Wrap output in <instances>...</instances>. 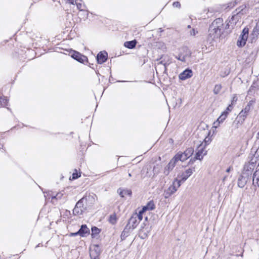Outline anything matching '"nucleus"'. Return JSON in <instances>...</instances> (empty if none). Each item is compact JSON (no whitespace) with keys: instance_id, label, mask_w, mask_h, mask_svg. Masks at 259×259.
Returning <instances> with one entry per match:
<instances>
[{"instance_id":"1","label":"nucleus","mask_w":259,"mask_h":259,"mask_svg":"<svg viewBox=\"0 0 259 259\" xmlns=\"http://www.w3.org/2000/svg\"><path fill=\"white\" fill-rule=\"evenodd\" d=\"M95 195H85L81 199L77 201L73 210V214L74 215H80L87 210V207L91 205L88 204L90 202L91 204H93L95 201Z\"/></svg>"},{"instance_id":"2","label":"nucleus","mask_w":259,"mask_h":259,"mask_svg":"<svg viewBox=\"0 0 259 259\" xmlns=\"http://www.w3.org/2000/svg\"><path fill=\"white\" fill-rule=\"evenodd\" d=\"M223 19L221 18L215 19L209 27L208 32L209 37L212 40L219 38L223 33Z\"/></svg>"},{"instance_id":"3","label":"nucleus","mask_w":259,"mask_h":259,"mask_svg":"<svg viewBox=\"0 0 259 259\" xmlns=\"http://www.w3.org/2000/svg\"><path fill=\"white\" fill-rule=\"evenodd\" d=\"M191 55V51L188 47H183L179 50V52L175 56V58L182 62L189 63Z\"/></svg>"},{"instance_id":"4","label":"nucleus","mask_w":259,"mask_h":259,"mask_svg":"<svg viewBox=\"0 0 259 259\" xmlns=\"http://www.w3.org/2000/svg\"><path fill=\"white\" fill-rule=\"evenodd\" d=\"M194 153V149L192 147L188 148L183 152H178L175 156V159L179 161H184L191 157Z\"/></svg>"},{"instance_id":"5","label":"nucleus","mask_w":259,"mask_h":259,"mask_svg":"<svg viewBox=\"0 0 259 259\" xmlns=\"http://www.w3.org/2000/svg\"><path fill=\"white\" fill-rule=\"evenodd\" d=\"M181 182L175 179L172 184L164 192L163 195L165 198H168L174 194L181 186Z\"/></svg>"},{"instance_id":"6","label":"nucleus","mask_w":259,"mask_h":259,"mask_svg":"<svg viewBox=\"0 0 259 259\" xmlns=\"http://www.w3.org/2000/svg\"><path fill=\"white\" fill-rule=\"evenodd\" d=\"M69 55L74 60L81 63H84L88 62V58L81 54L78 52L71 50L69 52Z\"/></svg>"},{"instance_id":"7","label":"nucleus","mask_w":259,"mask_h":259,"mask_svg":"<svg viewBox=\"0 0 259 259\" xmlns=\"http://www.w3.org/2000/svg\"><path fill=\"white\" fill-rule=\"evenodd\" d=\"M197 151L195 154V157L193 159H190L189 163H193L196 159L202 160L203 156L206 154L207 151L205 150V147L203 146L202 144H200L197 149Z\"/></svg>"},{"instance_id":"8","label":"nucleus","mask_w":259,"mask_h":259,"mask_svg":"<svg viewBox=\"0 0 259 259\" xmlns=\"http://www.w3.org/2000/svg\"><path fill=\"white\" fill-rule=\"evenodd\" d=\"M151 227L150 226L149 224L143 223L140 230V237L142 239L147 238L151 231Z\"/></svg>"},{"instance_id":"9","label":"nucleus","mask_w":259,"mask_h":259,"mask_svg":"<svg viewBox=\"0 0 259 259\" xmlns=\"http://www.w3.org/2000/svg\"><path fill=\"white\" fill-rule=\"evenodd\" d=\"M90 234V230L87 227L86 225H82L81 226L79 230L75 233H72L70 234V236H75L79 235L81 237H86Z\"/></svg>"},{"instance_id":"10","label":"nucleus","mask_w":259,"mask_h":259,"mask_svg":"<svg viewBox=\"0 0 259 259\" xmlns=\"http://www.w3.org/2000/svg\"><path fill=\"white\" fill-rule=\"evenodd\" d=\"M250 179L246 173H242L238 179V186L242 188L246 185L247 181Z\"/></svg>"},{"instance_id":"11","label":"nucleus","mask_w":259,"mask_h":259,"mask_svg":"<svg viewBox=\"0 0 259 259\" xmlns=\"http://www.w3.org/2000/svg\"><path fill=\"white\" fill-rule=\"evenodd\" d=\"M101 253L99 245H95L93 248L90 249V256L91 259H99Z\"/></svg>"},{"instance_id":"12","label":"nucleus","mask_w":259,"mask_h":259,"mask_svg":"<svg viewBox=\"0 0 259 259\" xmlns=\"http://www.w3.org/2000/svg\"><path fill=\"white\" fill-rule=\"evenodd\" d=\"M247 116V115L242 110L240 112L234 121V123L237 124V127L244 122Z\"/></svg>"},{"instance_id":"13","label":"nucleus","mask_w":259,"mask_h":259,"mask_svg":"<svg viewBox=\"0 0 259 259\" xmlns=\"http://www.w3.org/2000/svg\"><path fill=\"white\" fill-rule=\"evenodd\" d=\"M177 162V160L175 159L173 157L169 162L168 164L164 167L163 173L165 176H168L170 171H171L175 167L176 163Z\"/></svg>"},{"instance_id":"14","label":"nucleus","mask_w":259,"mask_h":259,"mask_svg":"<svg viewBox=\"0 0 259 259\" xmlns=\"http://www.w3.org/2000/svg\"><path fill=\"white\" fill-rule=\"evenodd\" d=\"M194 171V168L187 169L179 177L180 180H178V181L181 182V184L184 183L193 174Z\"/></svg>"},{"instance_id":"15","label":"nucleus","mask_w":259,"mask_h":259,"mask_svg":"<svg viewBox=\"0 0 259 259\" xmlns=\"http://www.w3.org/2000/svg\"><path fill=\"white\" fill-rule=\"evenodd\" d=\"M250 158L249 161L248 163L251 165H254L255 167L256 164L257 162L259 163V146L258 149L256 150L254 154L249 157ZM259 163L258 164V165Z\"/></svg>"},{"instance_id":"16","label":"nucleus","mask_w":259,"mask_h":259,"mask_svg":"<svg viewBox=\"0 0 259 259\" xmlns=\"http://www.w3.org/2000/svg\"><path fill=\"white\" fill-rule=\"evenodd\" d=\"M246 6L245 5H242L237 8L233 12V16H232V19L233 20L235 19H237L238 17H240L241 15H243L245 13L244 10Z\"/></svg>"},{"instance_id":"17","label":"nucleus","mask_w":259,"mask_h":259,"mask_svg":"<svg viewBox=\"0 0 259 259\" xmlns=\"http://www.w3.org/2000/svg\"><path fill=\"white\" fill-rule=\"evenodd\" d=\"M193 75V72L191 69H186L179 74V78L181 80H184L191 77Z\"/></svg>"},{"instance_id":"18","label":"nucleus","mask_w":259,"mask_h":259,"mask_svg":"<svg viewBox=\"0 0 259 259\" xmlns=\"http://www.w3.org/2000/svg\"><path fill=\"white\" fill-rule=\"evenodd\" d=\"M108 54L105 51L100 52L97 56V60L99 64L105 62L107 59Z\"/></svg>"},{"instance_id":"19","label":"nucleus","mask_w":259,"mask_h":259,"mask_svg":"<svg viewBox=\"0 0 259 259\" xmlns=\"http://www.w3.org/2000/svg\"><path fill=\"white\" fill-rule=\"evenodd\" d=\"M139 222H140L133 215L129 219L126 225L130 227V228L133 230L136 228Z\"/></svg>"},{"instance_id":"20","label":"nucleus","mask_w":259,"mask_h":259,"mask_svg":"<svg viewBox=\"0 0 259 259\" xmlns=\"http://www.w3.org/2000/svg\"><path fill=\"white\" fill-rule=\"evenodd\" d=\"M255 166L254 165H251L248 163H245L244 166L243 170L242 173H246L248 176L251 178L252 170L254 169Z\"/></svg>"},{"instance_id":"21","label":"nucleus","mask_w":259,"mask_h":259,"mask_svg":"<svg viewBox=\"0 0 259 259\" xmlns=\"http://www.w3.org/2000/svg\"><path fill=\"white\" fill-rule=\"evenodd\" d=\"M252 184L254 187H259V169L256 170L252 176Z\"/></svg>"},{"instance_id":"22","label":"nucleus","mask_w":259,"mask_h":259,"mask_svg":"<svg viewBox=\"0 0 259 259\" xmlns=\"http://www.w3.org/2000/svg\"><path fill=\"white\" fill-rule=\"evenodd\" d=\"M155 207L153 201H150L142 209V212H145L146 210H153Z\"/></svg>"},{"instance_id":"23","label":"nucleus","mask_w":259,"mask_h":259,"mask_svg":"<svg viewBox=\"0 0 259 259\" xmlns=\"http://www.w3.org/2000/svg\"><path fill=\"white\" fill-rule=\"evenodd\" d=\"M131 231H132V230L130 228V227L126 225L123 231L122 232L121 234V239L122 240H124L129 235Z\"/></svg>"},{"instance_id":"24","label":"nucleus","mask_w":259,"mask_h":259,"mask_svg":"<svg viewBox=\"0 0 259 259\" xmlns=\"http://www.w3.org/2000/svg\"><path fill=\"white\" fill-rule=\"evenodd\" d=\"M117 192L121 197H124L125 195L131 196L132 194V191L129 189H122L121 188H119L117 190Z\"/></svg>"},{"instance_id":"25","label":"nucleus","mask_w":259,"mask_h":259,"mask_svg":"<svg viewBox=\"0 0 259 259\" xmlns=\"http://www.w3.org/2000/svg\"><path fill=\"white\" fill-rule=\"evenodd\" d=\"M254 102L255 101L253 100H250L246 105L245 108L242 110V111L248 115L250 110H251V107L252 106V105L254 103Z\"/></svg>"},{"instance_id":"26","label":"nucleus","mask_w":259,"mask_h":259,"mask_svg":"<svg viewBox=\"0 0 259 259\" xmlns=\"http://www.w3.org/2000/svg\"><path fill=\"white\" fill-rule=\"evenodd\" d=\"M136 44L137 41L136 40H133L125 42L124 45L126 48L132 49L135 48Z\"/></svg>"},{"instance_id":"27","label":"nucleus","mask_w":259,"mask_h":259,"mask_svg":"<svg viewBox=\"0 0 259 259\" xmlns=\"http://www.w3.org/2000/svg\"><path fill=\"white\" fill-rule=\"evenodd\" d=\"M228 114V112L227 111H224L218 118L217 121H218L219 123L223 122L227 117Z\"/></svg>"},{"instance_id":"28","label":"nucleus","mask_w":259,"mask_h":259,"mask_svg":"<svg viewBox=\"0 0 259 259\" xmlns=\"http://www.w3.org/2000/svg\"><path fill=\"white\" fill-rule=\"evenodd\" d=\"M109 222L112 225H115L117 222V217L115 213L111 214L109 217Z\"/></svg>"},{"instance_id":"29","label":"nucleus","mask_w":259,"mask_h":259,"mask_svg":"<svg viewBox=\"0 0 259 259\" xmlns=\"http://www.w3.org/2000/svg\"><path fill=\"white\" fill-rule=\"evenodd\" d=\"M222 88V86L221 84H215L213 90L214 94L218 95L220 92Z\"/></svg>"},{"instance_id":"30","label":"nucleus","mask_w":259,"mask_h":259,"mask_svg":"<svg viewBox=\"0 0 259 259\" xmlns=\"http://www.w3.org/2000/svg\"><path fill=\"white\" fill-rule=\"evenodd\" d=\"M8 100L6 97H0V106H5L8 105Z\"/></svg>"},{"instance_id":"31","label":"nucleus","mask_w":259,"mask_h":259,"mask_svg":"<svg viewBox=\"0 0 259 259\" xmlns=\"http://www.w3.org/2000/svg\"><path fill=\"white\" fill-rule=\"evenodd\" d=\"M144 212H142V210H141L138 214H135L133 215L140 222L143 219V213Z\"/></svg>"},{"instance_id":"32","label":"nucleus","mask_w":259,"mask_h":259,"mask_svg":"<svg viewBox=\"0 0 259 259\" xmlns=\"http://www.w3.org/2000/svg\"><path fill=\"white\" fill-rule=\"evenodd\" d=\"M91 230L92 232V236H93L94 235H97L99 234L100 232V230L95 226L93 227Z\"/></svg>"},{"instance_id":"33","label":"nucleus","mask_w":259,"mask_h":259,"mask_svg":"<svg viewBox=\"0 0 259 259\" xmlns=\"http://www.w3.org/2000/svg\"><path fill=\"white\" fill-rule=\"evenodd\" d=\"M246 44V42L242 40L241 38H240L239 37L237 41V45L239 47H242Z\"/></svg>"},{"instance_id":"34","label":"nucleus","mask_w":259,"mask_h":259,"mask_svg":"<svg viewBox=\"0 0 259 259\" xmlns=\"http://www.w3.org/2000/svg\"><path fill=\"white\" fill-rule=\"evenodd\" d=\"M63 194L62 193H58L56 195H52L51 196L52 200H53L54 199H61L62 197Z\"/></svg>"},{"instance_id":"35","label":"nucleus","mask_w":259,"mask_h":259,"mask_svg":"<svg viewBox=\"0 0 259 259\" xmlns=\"http://www.w3.org/2000/svg\"><path fill=\"white\" fill-rule=\"evenodd\" d=\"M75 171L76 172H73V174H72V179H78V178H79L80 177V175L78 174L77 172H76V170L75 169Z\"/></svg>"},{"instance_id":"36","label":"nucleus","mask_w":259,"mask_h":259,"mask_svg":"<svg viewBox=\"0 0 259 259\" xmlns=\"http://www.w3.org/2000/svg\"><path fill=\"white\" fill-rule=\"evenodd\" d=\"M241 34L245 35H247V36H248V29L247 28H244L242 31Z\"/></svg>"},{"instance_id":"37","label":"nucleus","mask_w":259,"mask_h":259,"mask_svg":"<svg viewBox=\"0 0 259 259\" xmlns=\"http://www.w3.org/2000/svg\"><path fill=\"white\" fill-rule=\"evenodd\" d=\"M158 64H162L164 66L165 69H166V65H168L169 63H167L164 60H162L159 61Z\"/></svg>"},{"instance_id":"38","label":"nucleus","mask_w":259,"mask_h":259,"mask_svg":"<svg viewBox=\"0 0 259 259\" xmlns=\"http://www.w3.org/2000/svg\"><path fill=\"white\" fill-rule=\"evenodd\" d=\"M174 7L180 8H181V4L179 2H175L172 4Z\"/></svg>"},{"instance_id":"39","label":"nucleus","mask_w":259,"mask_h":259,"mask_svg":"<svg viewBox=\"0 0 259 259\" xmlns=\"http://www.w3.org/2000/svg\"><path fill=\"white\" fill-rule=\"evenodd\" d=\"M239 37L240 38H241L242 40H243V41L246 42L248 36H247V35H245L241 34V35Z\"/></svg>"},{"instance_id":"40","label":"nucleus","mask_w":259,"mask_h":259,"mask_svg":"<svg viewBox=\"0 0 259 259\" xmlns=\"http://www.w3.org/2000/svg\"><path fill=\"white\" fill-rule=\"evenodd\" d=\"M197 31H196L194 29H192L190 31V34L191 36H194L196 35V33H197Z\"/></svg>"},{"instance_id":"41","label":"nucleus","mask_w":259,"mask_h":259,"mask_svg":"<svg viewBox=\"0 0 259 259\" xmlns=\"http://www.w3.org/2000/svg\"><path fill=\"white\" fill-rule=\"evenodd\" d=\"M237 100H238V98H237V96L234 95L233 96V97L232 98V101H231L232 103H231V104L233 105V103L236 102Z\"/></svg>"},{"instance_id":"42","label":"nucleus","mask_w":259,"mask_h":259,"mask_svg":"<svg viewBox=\"0 0 259 259\" xmlns=\"http://www.w3.org/2000/svg\"><path fill=\"white\" fill-rule=\"evenodd\" d=\"M233 108V105H232L231 104H230L228 107L226 109V110L227 111H228L229 112V111H231Z\"/></svg>"},{"instance_id":"43","label":"nucleus","mask_w":259,"mask_h":259,"mask_svg":"<svg viewBox=\"0 0 259 259\" xmlns=\"http://www.w3.org/2000/svg\"><path fill=\"white\" fill-rule=\"evenodd\" d=\"M255 85V83H253L251 86L250 87L248 93V94H249V93L251 92H252V90H253L254 88H256V87L254 85Z\"/></svg>"},{"instance_id":"44","label":"nucleus","mask_w":259,"mask_h":259,"mask_svg":"<svg viewBox=\"0 0 259 259\" xmlns=\"http://www.w3.org/2000/svg\"><path fill=\"white\" fill-rule=\"evenodd\" d=\"M76 6H77V8L78 10H79L80 11H82V4H80V3H77L76 4Z\"/></svg>"},{"instance_id":"45","label":"nucleus","mask_w":259,"mask_h":259,"mask_svg":"<svg viewBox=\"0 0 259 259\" xmlns=\"http://www.w3.org/2000/svg\"><path fill=\"white\" fill-rule=\"evenodd\" d=\"M204 142H205V145L207 144V143H209V142H210V139H209V138H206L204 139Z\"/></svg>"},{"instance_id":"46","label":"nucleus","mask_w":259,"mask_h":259,"mask_svg":"<svg viewBox=\"0 0 259 259\" xmlns=\"http://www.w3.org/2000/svg\"><path fill=\"white\" fill-rule=\"evenodd\" d=\"M233 169V168L231 167V166H230L227 169H226V172H229L231 170Z\"/></svg>"},{"instance_id":"47","label":"nucleus","mask_w":259,"mask_h":259,"mask_svg":"<svg viewBox=\"0 0 259 259\" xmlns=\"http://www.w3.org/2000/svg\"><path fill=\"white\" fill-rule=\"evenodd\" d=\"M227 178V176H225V177L223 178V183H225V181H226V180Z\"/></svg>"},{"instance_id":"48","label":"nucleus","mask_w":259,"mask_h":259,"mask_svg":"<svg viewBox=\"0 0 259 259\" xmlns=\"http://www.w3.org/2000/svg\"><path fill=\"white\" fill-rule=\"evenodd\" d=\"M256 28H258L259 29V19H258V22L256 24Z\"/></svg>"},{"instance_id":"49","label":"nucleus","mask_w":259,"mask_h":259,"mask_svg":"<svg viewBox=\"0 0 259 259\" xmlns=\"http://www.w3.org/2000/svg\"><path fill=\"white\" fill-rule=\"evenodd\" d=\"M69 3L71 4H73L74 1L73 0H68Z\"/></svg>"},{"instance_id":"50","label":"nucleus","mask_w":259,"mask_h":259,"mask_svg":"<svg viewBox=\"0 0 259 259\" xmlns=\"http://www.w3.org/2000/svg\"><path fill=\"white\" fill-rule=\"evenodd\" d=\"M229 24L228 23L226 24L225 28L228 29V28H229Z\"/></svg>"},{"instance_id":"51","label":"nucleus","mask_w":259,"mask_h":259,"mask_svg":"<svg viewBox=\"0 0 259 259\" xmlns=\"http://www.w3.org/2000/svg\"><path fill=\"white\" fill-rule=\"evenodd\" d=\"M164 57H165V56H162V57H161L160 59H162Z\"/></svg>"},{"instance_id":"52","label":"nucleus","mask_w":259,"mask_h":259,"mask_svg":"<svg viewBox=\"0 0 259 259\" xmlns=\"http://www.w3.org/2000/svg\"><path fill=\"white\" fill-rule=\"evenodd\" d=\"M188 28H191V26H190V25H188Z\"/></svg>"},{"instance_id":"53","label":"nucleus","mask_w":259,"mask_h":259,"mask_svg":"<svg viewBox=\"0 0 259 259\" xmlns=\"http://www.w3.org/2000/svg\"><path fill=\"white\" fill-rule=\"evenodd\" d=\"M128 176H129V177H131L132 176V175H131V174L130 173L128 174Z\"/></svg>"},{"instance_id":"54","label":"nucleus","mask_w":259,"mask_h":259,"mask_svg":"<svg viewBox=\"0 0 259 259\" xmlns=\"http://www.w3.org/2000/svg\"><path fill=\"white\" fill-rule=\"evenodd\" d=\"M147 219H148V218H147V217H146L145 218V221H147Z\"/></svg>"},{"instance_id":"55","label":"nucleus","mask_w":259,"mask_h":259,"mask_svg":"<svg viewBox=\"0 0 259 259\" xmlns=\"http://www.w3.org/2000/svg\"><path fill=\"white\" fill-rule=\"evenodd\" d=\"M257 135L259 136V132L257 133Z\"/></svg>"}]
</instances>
